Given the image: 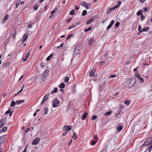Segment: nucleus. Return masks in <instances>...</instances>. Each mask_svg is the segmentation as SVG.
I'll return each instance as SVG.
<instances>
[{"instance_id":"f257e3e1","label":"nucleus","mask_w":152,"mask_h":152,"mask_svg":"<svg viewBox=\"0 0 152 152\" xmlns=\"http://www.w3.org/2000/svg\"><path fill=\"white\" fill-rule=\"evenodd\" d=\"M142 148H145L146 151L149 149V152L151 151L152 148V137L148 138L142 145Z\"/></svg>"},{"instance_id":"f03ea898","label":"nucleus","mask_w":152,"mask_h":152,"mask_svg":"<svg viewBox=\"0 0 152 152\" xmlns=\"http://www.w3.org/2000/svg\"><path fill=\"white\" fill-rule=\"evenodd\" d=\"M136 81V80L134 78L129 79L126 81L125 83L124 86L128 88H130L134 85Z\"/></svg>"},{"instance_id":"7ed1b4c3","label":"nucleus","mask_w":152,"mask_h":152,"mask_svg":"<svg viewBox=\"0 0 152 152\" xmlns=\"http://www.w3.org/2000/svg\"><path fill=\"white\" fill-rule=\"evenodd\" d=\"M97 15L94 16L91 18L89 20H88L86 22L87 25H89L93 21H94L98 17Z\"/></svg>"},{"instance_id":"20e7f679","label":"nucleus","mask_w":152,"mask_h":152,"mask_svg":"<svg viewBox=\"0 0 152 152\" xmlns=\"http://www.w3.org/2000/svg\"><path fill=\"white\" fill-rule=\"evenodd\" d=\"M60 101L58 99H56L55 101L53 102V107H58L60 104Z\"/></svg>"},{"instance_id":"39448f33","label":"nucleus","mask_w":152,"mask_h":152,"mask_svg":"<svg viewBox=\"0 0 152 152\" xmlns=\"http://www.w3.org/2000/svg\"><path fill=\"white\" fill-rule=\"evenodd\" d=\"M108 145L110 146H114L115 145L116 143L114 139H111L108 141L107 142Z\"/></svg>"},{"instance_id":"423d86ee","label":"nucleus","mask_w":152,"mask_h":152,"mask_svg":"<svg viewBox=\"0 0 152 152\" xmlns=\"http://www.w3.org/2000/svg\"><path fill=\"white\" fill-rule=\"evenodd\" d=\"M82 5L85 7L87 9L90 8L91 7V5L90 4L87 3L85 1H83L82 2Z\"/></svg>"},{"instance_id":"0eeeda50","label":"nucleus","mask_w":152,"mask_h":152,"mask_svg":"<svg viewBox=\"0 0 152 152\" xmlns=\"http://www.w3.org/2000/svg\"><path fill=\"white\" fill-rule=\"evenodd\" d=\"M40 140V138L38 137L34 140L32 142V144L35 145L38 144Z\"/></svg>"},{"instance_id":"6e6552de","label":"nucleus","mask_w":152,"mask_h":152,"mask_svg":"<svg viewBox=\"0 0 152 152\" xmlns=\"http://www.w3.org/2000/svg\"><path fill=\"white\" fill-rule=\"evenodd\" d=\"M49 96V94H47L46 95H45L43 98V99L41 103V104L42 105L44 104L45 102L46 101L47 99H48V97Z\"/></svg>"},{"instance_id":"1a4fd4ad","label":"nucleus","mask_w":152,"mask_h":152,"mask_svg":"<svg viewBox=\"0 0 152 152\" xmlns=\"http://www.w3.org/2000/svg\"><path fill=\"white\" fill-rule=\"evenodd\" d=\"M31 50V49L29 50L27 53L25 55V58H23V60L24 62H25L26 61L29 57Z\"/></svg>"},{"instance_id":"9d476101","label":"nucleus","mask_w":152,"mask_h":152,"mask_svg":"<svg viewBox=\"0 0 152 152\" xmlns=\"http://www.w3.org/2000/svg\"><path fill=\"white\" fill-rule=\"evenodd\" d=\"M72 128V127L71 126H65L64 127L63 130L64 131H65L67 132L68 131L71 130Z\"/></svg>"},{"instance_id":"9b49d317","label":"nucleus","mask_w":152,"mask_h":152,"mask_svg":"<svg viewBox=\"0 0 152 152\" xmlns=\"http://www.w3.org/2000/svg\"><path fill=\"white\" fill-rule=\"evenodd\" d=\"M6 120V118H4V119L2 118L0 121V128L2 127L4 124Z\"/></svg>"},{"instance_id":"f8f14e48","label":"nucleus","mask_w":152,"mask_h":152,"mask_svg":"<svg viewBox=\"0 0 152 152\" xmlns=\"http://www.w3.org/2000/svg\"><path fill=\"white\" fill-rule=\"evenodd\" d=\"M136 77L140 81V83H144V80L143 78L140 77V75L139 74L136 75Z\"/></svg>"},{"instance_id":"ddd939ff","label":"nucleus","mask_w":152,"mask_h":152,"mask_svg":"<svg viewBox=\"0 0 152 152\" xmlns=\"http://www.w3.org/2000/svg\"><path fill=\"white\" fill-rule=\"evenodd\" d=\"M6 138L4 136L0 137V143H4L6 140Z\"/></svg>"},{"instance_id":"4468645a","label":"nucleus","mask_w":152,"mask_h":152,"mask_svg":"<svg viewBox=\"0 0 152 152\" xmlns=\"http://www.w3.org/2000/svg\"><path fill=\"white\" fill-rule=\"evenodd\" d=\"M114 22H115L114 20H112L111 21L110 24L107 27V30H109L111 28V27L113 26L114 23Z\"/></svg>"},{"instance_id":"2eb2a0df","label":"nucleus","mask_w":152,"mask_h":152,"mask_svg":"<svg viewBox=\"0 0 152 152\" xmlns=\"http://www.w3.org/2000/svg\"><path fill=\"white\" fill-rule=\"evenodd\" d=\"M49 70L48 69L45 70L43 73V77H45L47 76L48 74Z\"/></svg>"},{"instance_id":"dca6fc26","label":"nucleus","mask_w":152,"mask_h":152,"mask_svg":"<svg viewBox=\"0 0 152 152\" xmlns=\"http://www.w3.org/2000/svg\"><path fill=\"white\" fill-rule=\"evenodd\" d=\"M10 63L8 62H4L2 64V66L4 68H6L9 66Z\"/></svg>"},{"instance_id":"f3484780","label":"nucleus","mask_w":152,"mask_h":152,"mask_svg":"<svg viewBox=\"0 0 152 152\" xmlns=\"http://www.w3.org/2000/svg\"><path fill=\"white\" fill-rule=\"evenodd\" d=\"M95 72V70L94 68L92 69L90 71L89 73V75L91 77H92L94 75Z\"/></svg>"},{"instance_id":"a211bd4d","label":"nucleus","mask_w":152,"mask_h":152,"mask_svg":"<svg viewBox=\"0 0 152 152\" xmlns=\"http://www.w3.org/2000/svg\"><path fill=\"white\" fill-rule=\"evenodd\" d=\"M121 3V1H118V4L114 6L112 8V9H113V10H114L115 8H118L119 7Z\"/></svg>"},{"instance_id":"6ab92c4d","label":"nucleus","mask_w":152,"mask_h":152,"mask_svg":"<svg viewBox=\"0 0 152 152\" xmlns=\"http://www.w3.org/2000/svg\"><path fill=\"white\" fill-rule=\"evenodd\" d=\"M94 42V39L93 38H91L88 41V44L90 45H92V43Z\"/></svg>"},{"instance_id":"aec40b11","label":"nucleus","mask_w":152,"mask_h":152,"mask_svg":"<svg viewBox=\"0 0 152 152\" xmlns=\"http://www.w3.org/2000/svg\"><path fill=\"white\" fill-rule=\"evenodd\" d=\"M16 32L15 28H13L12 34L14 37H15L16 34Z\"/></svg>"},{"instance_id":"412c9836","label":"nucleus","mask_w":152,"mask_h":152,"mask_svg":"<svg viewBox=\"0 0 152 152\" xmlns=\"http://www.w3.org/2000/svg\"><path fill=\"white\" fill-rule=\"evenodd\" d=\"M87 115V113L86 112L85 113H84L82 116V117H81V119L82 120H84L85 119Z\"/></svg>"},{"instance_id":"4be33fe9","label":"nucleus","mask_w":152,"mask_h":152,"mask_svg":"<svg viewBox=\"0 0 152 152\" xmlns=\"http://www.w3.org/2000/svg\"><path fill=\"white\" fill-rule=\"evenodd\" d=\"M79 51L78 48H75L74 50V54L75 55H76L77 53H79Z\"/></svg>"},{"instance_id":"5701e85b","label":"nucleus","mask_w":152,"mask_h":152,"mask_svg":"<svg viewBox=\"0 0 152 152\" xmlns=\"http://www.w3.org/2000/svg\"><path fill=\"white\" fill-rule=\"evenodd\" d=\"M24 102V100H18L16 102V103L17 104H19L20 103H23Z\"/></svg>"},{"instance_id":"b1692460","label":"nucleus","mask_w":152,"mask_h":152,"mask_svg":"<svg viewBox=\"0 0 152 152\" xmlns=\"http://www.w3.org/2000/svg\"><path fill=\"white\" fill-rule=\"evenodd\" d=\"M27 37H28V34H25L24 35L23 37V42H24L27 39Z\"/></svg>"},{"instance_id":"393cba45","label":"nucleus","mask_w":152,"mask_h":152,"mask_svg":"<svg viewBox=\"0 0 152 152\" xmlns=\"http://www.w3.org/2000/svg\"><path fill=\"white\" fill-rule=\"evenodd\" d=\"M149 29V28L148 27H145L144 28L142 29V31H147Z\"/></svg>"},{"instance_id":"a878e982","label":"nucleus","mask_w":152,"mask_h":152,"mask_svg":"<svg viewBox=\"0 0 152 152\" xmlns=\"http://www.w3.org/2000/svg\"><path fill=\"white\" fill-rule=\"evenodd\" d=\"M7 129V128L6 127H3L2 130H1L0 131V132H5Z\"/></svg>"},{"instance_id":"bb28decb","label":"nucleus","mask_w":152,"mask_h":152,"mask_svg":"<svg viewBox=\"0 0 152 152\" xmlns=\"http://www.w3.org/2000/svg\"><path fill=\"white\" fill-rule=\"evenodd\" d=\"M65 87V85L63 83H61L59 86V87L60 88H64Z\"/></svg>"},{"instance_id":"cd10ccee","label":"nucleus","mask_w":152,"mask_h":152,"mask_svg":"<svg viewBox=\"0 0 152 152\" xmlns=\"http://www.w3.org/2000/svg\"><path fill=\"white\" fill-rule=\"evenodd\" d=\"M8 18H9V17H8V15H5L4 16V18L3 19V20H2L3 21H4V22L5 21H6V20H7Z\"/></svg>"},{"instance_id":"c85d7f7f","label":"nucleus","mask_w":152,"mask_h":152,"mask_svg":"<svg viewBox=\"0 0 152 152\" xmlns=\"http://www.w3.org/2000/svg\"><path fill=\"white\" fill-rule=\"evenodd\" d=\"M53 56V53L50 54V55H49L48 56V57L46 59V60L47 61H49L50 60V59H51L52 57Z\"/></svg>"},{"instance_id":"c756f323","label":"nucleus","mask_w":152,"mask_h":152,"mask_svg":"<svg viewBox=\"0 0 152 152\" xmlns=\"http://www.w3.org/2000/svg\"><path fill=\"white\" fill-rule=\"evenodd\" d=\"M16 104V102H15L13 100L10 104V106L11 107H13L15 106Z\"/></svg>"},{"instance_id":"7c9ffc66","label":"nucleus","mask_w":152,"mask_h":152,"mask_svg":"<svg viewBox=\"0 0 152 152\" xmlns=\"http://www.w3.org/2000/svg\"><path fill=\"white\" fill-rule=\"evenodd\" d=\"M48 111V108L46 107L44 109L45 114L47 115Z\"/></svg>"},{"instance_id":"2f4dec72","label":"nucleus","mask_w":152,"mask_h":152,"mask_svg":"<svg viewBox=\"0 0 152 152\" xmlns=\"http://www.w3.org/2000/svg\"><path fill=\"white\" fill-rule=\"evenodd\" d=\"M58 88H55L54 89V90L52 91L51 92V93L53 94L54 93H56L57 92Z\"/></svg>"},{"instance_id":"473e14b6","label":"nucleus","mask_w":152,"mask_h":152,"mask_svg":"<svg viewBox=\"0 0 152 152\" xmlns=\"http://www.w3.org/2000/svg\"><path fill=\"white\" fill-rule=\"evenodd\" d=\"M123 129V127L121 126H119L116 128V129L118 131H121Z\"/></svg>"},{"instance_id":"72a5a7b5","label":"nucleus","mask_w":152,"mask_h":152,"mask_svg":"<svg viewBox=\"0 0 152 152\" xmlns=\"http://www.w3.org/2000/svg\"><path fill=\"white\" fill-rule=\"evenodd\" d=\"M120 46L119 45H117L115 46V50H117V51H119V50L120 49Z\"/></svg>"},{"instance_id":"f704fd0d","label":"nucleus","mask_w":152,"mask_h":152,"mask_svg":"<svg viewBox=\"0 0 152 152\" xmlns=\"http://www.w3.org/2000/svg\"><path fill=\"white\" fill-rule=\"evenodd\" d=\"M87 13V11L86 10H84L83 11L82 15L83 16H85L86 14Z\"/></svg>"},{"instance_id":"c9c22d12","label":"nucleus","mask_w":152,"mask_h":152,"mask_svg":"<svg viewBox=\"0 0 152 152\" xmlns=\"http://www.w3.org/2000/svg\"><path fill=\"white\" fill-rule=\"evenodd\" d=\"M142 11L141 10H139L137 13V15H142Z\"/></svg>"},{"instance_id":"e433bc0d","label":"nucleus","mask_w":152,"mask_h":152,"mask_svg":"<svg viewBox=\"0 0 152 152\" xmlns=\"http://www.w3.org/2000/svg\"><path fill=\"white\" fill-rule=\"evenodd\" d=\"M97 116L96 115H93L92 117V118H91V119L92 120H94L97 118Z\"/></svg>"},{"instance_id":"4c0bfd02","label":"nucleus","mask_w":152,"mask_h":152,"mask_svg":"<svg viewBox=\"0 0 152 152\" xmlns=\"http://www.w3.org/2000/svg\"><path fill=\"white\" fill-rule=\"evenodd\" d=\"M20 0H17V1L16 3V8L18 7V6L20 4Z\"/></svg>"},{"instance_id":"58836bf2","label":"nucleus","mask_w":152,"mask_h":152,"mask_svg":"<svg viewBox=\"0 0 152 152\" xmlns=\"http://www.w3.org/2000/svg\"><path fill=\"white\" fill-rule=\"evenodd\" d=\"M113 10L112 8H111L107 10L106 12V13L107 14H109L111 12L112 10Z\"/></svg>"},{"instance_id":"ea45409f","label":"nucleus","mask_w":152,"mask_h":152,"mask_svg":"<svg viewBox=\"0 0 152 152\" xmlns=\"http://www.w3.org/2000/svg\"><path fill=\"white\" fill-rule=\"evenodd\" d=\"M11 108H9L8 110H7L5 112V114L10 113L11 112Z\"/></svg>"},{"instance_id":"a19ab883","label":"nucleus","mask_w":152,"mask_h":152,"mask_svg":"<svg viewBox=\"0 0 152 152\" xmlns=\"http://www.w3.org/2000/svg\"><path fill=\"white\" fill-rule=\"evenodd\" d=\"M124 102L127 105H129L130 104V101L129 100L127 99H126L125 101Z\"/></svg>"},{"instance_id":"79ce46f5","label":"nucleus","mask_w":152,"mask_h":152,"mask_svg":"<svg viewBox=\"0 0 152 152\" xmlns=\"http://www.w3.org/2000/svg\"><path fill=\"white\" fill-rule=\"evenodd\" d=\"M116 77V75H111L109 76V78H113Z\"/></svg>"},{"instance_id":"37998d69","label":"nucleus","mask_w":152,"mask_h":152,"mask_svg":"<svg viewBox=\"0 0 152 152\" xmlns=\"http://www.w3.org/2000/svg\"><path fill=\"white\" fill-rule=\"evenodd\" d=\"M74 14H75V11L73 10H71L69 13L70 15H74Z\"/></svg>"},{"instance_id":"c03bdc74","label":"nucleus","mask_w":152,"mask_h":152,"mask_svg":"<svg viewBox=\"0 0 152 152\" xmlns=\"http://www.w3.org/2000/svg\"><path fill=\"white\" fill-rule=\"evenodd\" d=\"M76 133L75 132H73V134L72 136V138H73L75 136V137L74 139L76 140L77 138V135L76 134Z\"/></svg>"},{"instance_id":"a18cd8bd","label":"nucleus","mask_w":152,"mask_h":152,"mask_svg":"<svg viewBox=\"0 0 152 152\" xmlns=\"http://www.w3.org/2000/svg\"><path fill=\"white\" fill-rule=\"evenodd\" d=\"M92 29V28L91 27H89L88 28H86L85 29V32H87L88 31H90Z\"/></svg>"},{"instance_id":"49530a36","label":"nucleus","mask_w":152,"mask_h":152,"mask_svg":"<svg viewBox=\"0 0 152 152\" xmlns=\"http://www.w3.org/2000/svg\"><path fill=\"white\" fill-rule=\"evenodd\" d=\"M142 27L140 26V25H139V28H138V31H139V32L141 33L142 32V31H142Z\"/></svg>"},{"instance_id":"de8ad7c7","label":"nucleus","mask_w":152,"mask_h":152,"mask_svg":"<svg viewBox=\"0 0 152 152\" xmlns=\"http://www.w3.org/2000/svg\"><path fill=\"white\" fill-rule=\"evenodd\" d=\"M38 6L37 5H35L33 7L34 9V10H37L38 8Z\"/></svg>"},{"instance_id":"09e8293b","label":"nucleus","mask_w":152,"mask_h":152,"mask_svg":"<svg viewBox=\"0 0 152 152\" xmlns=\"http://www.w3.org/2000/svg\"><path fill=\"white\" fill-rule=\"evenodd\" d=\"M111 113V111H110L108 112H106L105 113V115H110Z\"/></svg>"},{"instance_id":"8fccbe9b","label":"nucleus","mask_w":152,"mask_h":152,"mask_svg":"<svg viewBox=\"0 0 152 152\" xmlns=\"http://www.w3.org/2000/svg\"><path fill=\"white\" fill-rule=\"evenodd\" d=\"M69 80V77H67L65 78V79L64 80L65 82L66 83H67L68 82Z\"/></svg>"},{"instance_id":"3c124183","label":"nucleus","mask_w":152,"mask_h":152,"mask_svg":"<svg viewBox=\"0 0 152 152\" xmlns=\"http://www.w3.org/2000/svg\"><path fill=\"white\" fill-rule=\"evenodd\" d=\"M75 26H75V25H72L68 28V29H70L71 28H73L75 27Z\"/></svg>"},{"instance_id":"603ef678","label":"nucleus","mask_w":152,"mask_h":152,"mask_svg":"<svg viewBox=\"0 0 152 152\" xmlns=\"http://www.w3.org/2000/svg\"><path fill=\"white\" fill-rule=\"evenodd\" d=\"M145 18V17L143 15H142L141 16V17L140 18V20L141 21H143Z\"/></svg>"},{"instance_id":"864d4df0","label":"nucleus","mask_w":152,"mask_h":152,"mask_svg":"<svg viewBox=\"0 0 152 152\" xmlns=\"http://www.w3.org/2000/svg\"><path fill=\"white\" fill-rule=\"evenodd\" d=\"M120 24V23L118 22H117L115 25V26L117 27H118L119 25Z\"/></svg>"},{"instance_id":"5fc2aeb1","label":"nucleus","mask_w":152,"mask_h":152,"mask_svg":"<svg viewBox=\"0 0 152 152\" xmlns=\"http://www.w3.org/2000/svg\"><path fill=\"white\" fill-rule=\"evenodd\" d=\"M63 45H64V43H61L59 46H58L57 47V49H58L60 47L62 48L63 47Z\"/></svg>"},{"instance_id":"6e6d98bb","label":"nucleus","mask_w":152,"mask_h":152,"mask_svg":"<svg viewBox=\"0 0 152 152\" xmlns=\"http://www.w3.org/2000/svg\"><path fill=\"white\" fill-rule=\"evenodd\" d=\"M24 87V85H23V86L21 89L18 92V94H19V93H20L21 92H22L23 90V88Z\"/></svg>"},{"instance_id":"4d7b16f0","label":"nucleus","mask_w":152,"mask_h":152,"mask_svg":"<svg viewBox=\"0 0 152 152\" xmlns=\"http://www.w3.org/2000/svg\"><path fill=\"white\" fill-rule=\"evenodd\" d=\"M32 26L31 24L29 23L27 25V27L29 28H31Z\"/></svg>"},{"instance_id":"13d9d810","label":"nucleus","mask_w":152,"mask_h":152,"mask_svg":"<svg viewBox=\"0 0 152 152\" xmlns=\"http://www.w3.org/2000/svg\"><path fill=\"white\" fill-rule=\"evenodd\" d=\"M96 143V141L94 140H93V141H92L91 142V145H95Z\"/></svg>"},{"instance_id":"bf43d9fd","label":"nucleus","mask_w":152,"mask_h":152,"mask_svg":"<svg viewBox=\"0 0 152 152\" xmlns=\"http://www.w3.org/2000/svg\"><path fill=\"white\" fill-rule=\"evenodd\" d=\"M45 64L44 63H42L41 64V66L42 67H43L45 66Z\"/></svg>"},{"instance_id":"052dcab7","label":"nucleus","mask_w":152,"mask_h":152,"mask_svg":"<svg viewBox=\"0 0 152 152\" xmlns=\"http://www.w3.org/2000/svg\"><path fill=\"white\" fill-rule=\"evenodd\" d=\"M73 35V34H69L67 37V38H66V40H68L69 38H70V37L72 36Z\"/></svg>"},{"instance_id":"680f3d73","label":"nucleus","mask_w":152,"mask_h":152,"mask_svg":"<svg viewBox=\"0 0 152 152\" xmlns=\"http://www.w3.org/2000/svg\"><path fill=\"white\" fill-rule=\"evenodd\" d=\"M144 10L145 11L148 12L149 11V9H148L147 7H145Z\"/></svg>"},{"instance_id":"e2e57ef3","label":"nucleus","mask_w":152,"mask_h":152,"mask_svg":"<svg viewBox=\"0 0 152 152\" xmlns=\"http://www.w3.org/2000/svg\"><path fill=\"white\" fill-rule=\"evenodd\" d=\"M30 130V129L29 128H28L27 129V130H25L24 131L26 133H27L28 132V131H29Z\"/></svg>"},{"instance_id":"0e129e2a","label":"nucleus","mask_w":152,"mask_h":152,"mask_svg":"<svg viewBox=\"0 0 152 152\" xmlns=\"http://www.w3.org/2000/svg\"><path fill=\"white\" fill-rule=\"evenodd\" d=\"M80 24V22H77L76 23H75V25L76 26L77 25H79Z\"/></svg>"},{"instance_id":"69168bd1","label":"nucleus","mask_w":152,"mask_h":152,"mask_svg":"<svg viewBox=\"0 0 152 152\" xmlns=\"http://www.w3.org/2000/svg\"><path fill=\"white\" fill-rule=\"evenodd\" d=\"M72 140H71L69 142V143H68V145H70L71 143L72 142Z\"/></svg>"},{"instance_id":"338daca9","label":"nucleus","mask_w":152,"mask_h":152,"mask_svg":"<svg viewBox=\"0 0 152 152\" xmlns=\"http://www.w3.org/2000/svg\"><path fill=\"white\" fill-rule=\"evenodd\" d=\"M100 64L102 65H103V64H104V61H102L100 63Z\"/></svg>"},{"instance_id":"774afa93","label":"nucleus","mask_w":152,"mask_h":152,"mask_svg":"<svg viewBox=\"0 0 152 152\" xmlns=\"http://www.w3.org/2000/svg\"><path fill=\"white\" fill-rule=\"evenodd\" d=\"M26 147H26L24 150L23 152H26Z\"/></svg>"}]
</instances>
